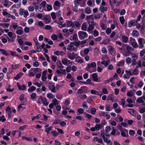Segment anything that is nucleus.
Listing matches in <instances>:
<instances>
[{
  "mask_svg": "<svg viewBox=\"0 0 145 145\" xmlns=\"http://www.w3.org/2000/svg\"><path fill=\"white\" fill-rule=\"evenodd\" d=\"M101 136L102 137L104 142L107 144L110 143L111 142V140L108 138L110 137V135L106 134L105 130L104 129L101 130Z\"/></svg>",
  "mask_w": 145,
  "mask_h": 145,
  "instance_id": "f257e3e1",
  "label": "nucleus"
},
{
  "mask_svg": "<svg viewBox=\"0 0 145 145\" xmlns=\"http://www.w3.org/2000/svg\"><path fill=\"white\" fill-rule=\"evenodd\" d=\"M96 67V63L95 62H92L90 64H88L87 66L86 67V69H87V70L90 73H91L93 72H95L96 71V69H95L93 71H90L88 70L91 67H92V68H94L95 67Z\"/></svg>",
  "mask_w": 145,
  "mask_h": 145,
  "instance_id": "f03ea898",
  "label": "nucleus"
},
{
  "mask_svg": "<svg viewBox=\"0 0 145 145\" xmlns=\"http://www.w3.org/2000/svg\"><path fill=\"white\" fill-rule=\"evenodd\" d=\"M78 35L80 39L81 40L87 38L88 36V35L87 33L83 31H78Z\"/></svg>",
  "mask_w": 145,
  "mask_h": 145,
  "instance_id": "7ed1b4c3",
  "label": "nucleus"
},
{
  "mask_svg": "<svg viewBox=\"0 0 145 145\" xmlns=\"http://www.w3.org/2000/svg\"><path fill=\"white\" fill-rule=\"evenodd\" d=\"M125 72L126 73H129L130 75H133L134 74L137 75L139 73V71L138 69L137 68L134 69L133 70V72H131V70L130 69L128 70H126Z\"/></svg>",
  "mask_w": 145,
  "mask_h": 145,
  "instance_id": "20e7f679",
  "label": "nucleus"
},
{
  "mask_svg": "<svg viewBox=\"0 0 145 145\" xmlns=\"http://www.w3.org/2000/svg\"><path fill=\"white\" fill-rule=\"evenodd\" d=\"M48 88L53 93H56V87L54 85V83H51L49 82L48 84Z\"/></svg>",
  "mask_w": 145,
  "mask_h": 145,
  "instance_id": "39448f33",
  "label": "nucleus"
},
{
  "mask_svg": "<svg viewBox=\"0 0 145 145\" xmlns=\"http://www.w3.org/2000/svg\"><path fill=\"white\" fill-rule=\"evenodd\" d=\"M39 99H40L42 101V103L45 106H47L48 104L49 103L46 101L47 99L45 97H43L42 96H40L39 98Z\"/></svg>",
  "mask_w": 145,
  "mask_h": 145,
  "instance_id": "423d86ee",
  "label": "nucleus"
},
{
  "mask_svg": "<svg viewBox=\"0 0 145 145\" xmlns=\"http://www.w3.org/2000/svg\"><path fill=\"white\" fill-rule=\"evenodd\" d=\"M74 6L72 7L73 10L75 12H76L78 11L77 7L79 6L80 3L76 2L75 3H74Z\"/></svg>",
  "mask_w": 145,
  "mask_h": 145,
  "instance_id": "0eeeda50",
  "label": "nucleus"
},
{
  "mask_svg": "<svg viewBox=\"0 0 145 145\" xmlns=\"http://www.w3.org/2000/svg\"><path fill=\"white\" fill-rule=\"evenodd\" d=\"M44 8L43 7H40L38 5H36L35 7V10L37 12H42L44 10Z\"/></svg>",
  "mask_w": 145,
  "mask_h": 145,
  "instance_id": "6e6552de",
  "label": "nucleus"
},
{
  "mask_svg": "<svg viewBox=\"0 0 145 145\" xmlns=\"http://www.w3.org/2000/svg\"><path fill=\"white\" fill-rule=\"evenodd\" d=\"M92 77L93 78V80L95 82H99L100 81H98V75L97 74L94 73L93 74L91 75Z\"/></svg>",
  "mask_w": 145,
  "mask_h": 145,
  "instance_id": "1a4fd4ad",
  "label": "nucleus"
},
{
  "mask_svg": "<svg viewBox=\"0 0 145 145\" xmlns=\"http://www.w3.org/2000/svg\"><path fill=\"white\" fill-rule=\"evenodd\" d=\"M108 50L111 55H112L113 54H114L115 53V49L111 46L108 47Z\"/></svg>",
  "mask_w": 145,
  "mask_h": 145,
  "instance_id": "9d476101",
  "label": "nucleus"
},
{
  "mask_svg": "<svg viewBox=\"0 0 145 145\" xmlns=\"http://www.w3.org/2000/svg\"><path fill=\"white\" fill-rule=\"evenodd\" d=\"M19 99L20 101L22 103H24L25 102L27 101L26 98H24V94H21L19 98Z\"/></svg>",
  "mask_w": 145,
  "mask_h": 145,
  "instance_id": "9b49d317",
  "label": "nucleus"
},
{
  "mask_svg": "<svg viewBox=\"0 0 145 145\" xmlns=\"http://www.w3.org/2000/svg\"><path fill=\"white\" fill-rule=\"evenodd\" d=\"M77 55L76 54H75L74 52H73L71 54V55L68 56V58L70 59L73 60Z\"/></svg>",
  "mask_w": 145,
  "mask_h": 145,
  "instance_id": "f8f14e48",
  "label": "nucleus"
},
{
  "mask_svg": "<svg viewBox=\"0 0 145 145\" xmlns=\"http://www.w3.org/2000/svg\"><path fill=\"white\" fill-rule=\"evenodd\" d=\"M54 54L57 56L60 55L61 56H63L65 55V53L62 51H57L54 52Z\"/></svg>",
  "mask_w": 145,
  "mask_h": 145,
  "instance_id": "ddd939ff",
  "label": "nucleus"
},
{
  "mask_svg": "<svg viewBox=\"0 0 145 145\" xmlns=\"http://www.w3.org/2000/svg\"><path fill=\"white\" fill-rule=\"evenodd\" d=\"M56 72L58 74H65L66 73L65 69H60L59 70H57Z\"/></svg>",
  "mask_w": 145,
  "mask_h": 145,
  "instance_id": "4468645a",
  "label": "nucleus"
},
{
  "mask_svg": "<svg viewBox=\"0 0 145 145\" xmlns=\"http://www.w3.org/2000/svg\"><path fill=\"white\" fill-rule=\"evenodd\" d=\"M136 20H133L130 21H129L128 22V25L129 27H131L133 25H135L136 24Z\"/></svg>",
  "mask_w": 145,
  "mask_h": 145,
  "instance_id": "2eb2a0df",
  "label": "nucleus"
},
{
  "mask_svg": "<svg viewBox=\"0 0 145 145\" xmlns=\"http://www.w3.org/2000/svg\"><path fill=\"white\" fill-rule=\"evenodd\" d=\"M17 85L18 88L20 90H24L25 89V86L24 85H23L22 87H21V86L19 84L18 82H17Z\"/></svg>",
  "mask_w": 145,
  "mask_h": 145,
  "instance_id": "dca6fc26",
  "label": "nucleus"
},
{
  "mask_svg": "<svg viewBox=\"0 0 145 145\" xmlns=\"http://www.w3.org/2000/svg\"><path fill=\"white\" fill-rule=\"evenodd\" d=\"M142 97L143 96H142V97L138 98L136 100V102L139 103H144V101Z\"/></svg>",
  "mask_w": 145,
  "mask_h": 145,
  "instance_id": "f3484780",
  "label": "nucleus"
},
{
  "mask_svg": "<svg viewBox=\"0 0 145 145\" xmlns=\"http://www.w3.org/2000/svg\"><path fill=\"white\" fill-rule=\"evenodd\" d=\"M114 95V93H112L111 94H109L107 97V100H111L112 101H113L114 100V99L113 98Z\"/></svg>",
  "mask_w": 145,
  "mask_h": 145,
  "instance_id": "a211bd4d",
  "label": "nucleus"
},
{
  "mask_svg": "<svg viewBox=\"0 0 145 145\" xmlns=\"http://www.w3.org/2000/svg\"><path fill=\"white\" fill-rule=\"evenodd\" d=\"M67 24L68 27H71L72 28L74 27V23L71 21H68L67 23Z\"/></svg>",
  "mask_w": 145,
  "mask_h": 145,
  "instance_id": "6ab92c4d",
  "label": "nucleus"
},
{
  "mask_svg": "<svg viewBox=\"0 0 145 145\" xmlns=\"http://www.w3.org/2000/svg\"><path fill=\"white\" fill-rule=\"evenodd\" d=\"M110 62L109 60L105 61H103L101 62V63L102 64L104 65L105 66L107 67L108 65L110 63Z\"/></svg>",
  "mask_w": 145,
  "mask_h": 145,
  "instance_id": "aec40b11",
  "label": "nucleus"
},
{
  "mask_svg": "<svg viewBox=\"0 0 145 145\" xmlns=\"http://www.w3.org/2000/svg\"><path fill=\"white\" fill-rule=\"evenodd\" d=\"M99 10L102 12H103L105 11H107L108 8L107 7H105L103 6H101L99 8Z\"/></svg>",
  "mask_w": 145,
  "mask_h": 145,
  "instance_id": "412c9836",
  "label": "nucleus"
},
{
  "mask_svg": "<svg viewBox=\"0 0 145 145\" xmlns=\"http://www.w3.org/2000/svg\"><path fill=\"white\" fill-rule=\"evenodd\" d=\"M52 103L55 106L59 104V101L56 98H54L52 100Z\"/></svg>",
  "mask_w": 145,
  "mask_h": 145,
  "instance_id": "4be33fe9",
  "label": "nucleus"
},
{
  "mask_svg": "<svg viewBox=\"0 0 145 145\" xmlns=\"http://www.w3.org/2000/svg\"><path fill=\"white\" fill-rule=\"evenodd\" d=\"M36 89V88L35 87L32 86L31 87V88H29L28 89V91L30 93H31L33 91H34Z\"/></svg>",
  "mask_w": 145,
  "mask_h": 145,
  "instance_id": "5701e85b",
  "label": "nucleus"
},
{
  "mask_svg": "<svg viewBox=\"0 0 145 145\" xmlns=\"http://www.w3.org/2000/svg\"><path fill=\"white\" fill-rule=\"evenodd\" d=\"M46 96L48 99H51L53 98L54 96L52 93L49 92L47 94Z\"/></svg>",
  "mask_w": 145,
  "mask_h": 145,
  "instance_id": "b1692460",
  "label": "nucleus"
},
{
  "mask_svg": "<svg viewBox=\"0 0 145 145\" xmlns=\"http://www.w3.org/2000/svg\"><path fill=\"white\" fill-rule=\"evenodd\" d=\"M138 32L137 30L133 31L132 35L133 37H136L139 35Z\"/></svg>",
  "mask_w": 145,
  "mask_h": 145,
  "instance_id": "393cba45",
  "label": "nucleus"
},
{
  "mask_svg": "<svg viewBox=\"0 0 145 145\" xmlns=\"http://www.w3.org/2000/svg\"><path fill=\"white\" fill-rule=\"evenodd\" d=\"M23 75V73L20 72L16 75V76L14 77V78L17 80H18Z\"/></svg>",
  "mask_w": 145,
  "mask_h": 145,
  "instance_id": "a878e982",
  "label": "nucleus"
},
{
  "mask_svg": "<svg viewBox=\"0 0 145 145\" xmlns=\"http://www.w3.org/2000/svg\"><path fill=\"white\" fill-rule=\"evenodd\" d=\"M72 44L73 45H75L76 46H78L80 44V41H78L75 42H71V44Z\"/></svg>",
  "mask_w": 145,
  "mask_h": 145,
  "instance_id": "bb28decb",
  "label": "nucleus"
},
{
  "mask_svg": "<svg viewBox=\"0 0 145 145\" xmlns=\"http://www.w3.org/2000/svg\"><path fill=\"white\" fill-rule=\"evenodd\" d=\"M102 126V124H97L95 126L96 129L97 130H99L101 128Z\"/></svg>",
  "mask_w": 145,
  "mask_h": 145,
  "instance_id": "cd10ccee",
  "label": "nucleus"
},
{
  "mask_svg": "<svg viewBox=\"0 0 145 145\" xmlns=\"http://www.w3.org/2000/svg\"><path fill=\"white\" fill-rule=\"evenodd\" d=\"M0 51L2 54H5L6 56H8L9 55L7 53V52L6 50L3 49H0Z\"/></svg>",
  "mask_w": 145,
  "mask_h": 145,
  "instance_id": "c85d7f7f",
  "label": "nucleus"
},
{
  "mask_svg": "<svg viewBox=\"0 0 145 145\" xmlns=\"http://www.w3.org/2000/svg\"><path fill=\"white\" fill-rule=\"evenodd\" d=\"M42 20H44V23L46 24L49 23L50 22L49 19L46 16L44 17Z\"/></svg>",
  "mask_w": 145,
  "mask_h": 145,
  "instance_id": "c756f323",
  "label": "nucleus"
},
{
  "mask_svg": "<svg viewBox=\"0 0 145 145\" xmlns=\"http://www.w3.org/2000/svg\"><path fill=\"white\" fill-rule=\"evenodd\" d=\"M128 112L132 115H133L136 113L134 109H129L128 110Z\"/></svg>",
  "mask_w": 145,
  "mask_h": 145,
  "instance_id": "7c9ffc66",
  "label": "nucleus"
},
{
  "mask_svg": "<svg viewBox=\"0 0 145 145\" xmlns=\"http://www.w3.org/2000/svg\"><path fill=\"white\" fill-rule=\"evenodd\" d=\"M22 140L25 139L26 140L28 141H32V139L31 137H25L23 136L22 137Z\"/></svg>",
  "mask_w": 145,
  "mask_h": 145,
  "instance_id": "2f4dec72",
  "label": "nucleus"
},
{
  "mask_svg": "<svg viewBox=\"0 0 145 145\" xmlns=\"http://www.w3.org/2000/svg\"><path fill=\"white\" fill-rule=\"evenodd\" d=\"M124 61L123 60H122L120 61H119L118 63L117 64V65L118 67H120L121 66H122L124 65Z\"/></svg>",
  "mask_w": 145,
  "mask_h": 145,
  "instance_id": "473e14b6",
  "label": "nucleus"
},
{
  "mask_svg": "<svg viewBox=\"0 0 145 145\" xmlns=\"http://www.w3.org/2000/svg\"><path fill=\"white\" fill-rule=\"evenodd\" d=\"M120 20L121 24L123 25L125 21V20L124 18V17L123 16H122L120 17L119 18Z\"/></svg>",
  "mask_w": 145,
  "mask_h": 145,
  "instance_id": "72a5a7b5",
  "label": "nucleus"
},
{
  "mask_svg": "<svg viewBox=\"0 0 145 145\" xmlns=\"http://www.w3.org/2000/svg\"><path fill=\"white\" fill-rule=\"evenodd\" d=\"M85 12L87 14H89L91 13V11L89 7H88L85 10Z\"/></svg>",
  "mask_w": 145,
  "mask_h": 145,
  "instance_id": "f704fd0d",
  "label": "nucleus"
},
{
  "mask_svg": "<svg viewBox=\"0 0 145 145\" xmlns=\"http://www.w3.org/2000/svg\"><path fill=\"white\" fill-rule=\"evenodd\" d=\"M122 40L125 43H127L128 42V37L125 35L123 36L122 38Z\"/></svg>",
  "mask_w": 145,
  "mask_h": 145,
  "instance_id": "c9c22d12",
  "label": "nucleus"
},
{
  "mask_svg": "<svg viewBox=\"0 0 145 145\" xmlns=\"http://www.w3.org/2000/svg\"><path fill=\"white\" fill-rule=\"evenodd\" d=\"M62 62L64 65L67 66L68 65L67 63V59H62Z\"/></svg>",
  "mask_w": 145,
  "mask_h": 145,
  "instance_id": "e433bc0d",
  "label": "nucleus"
},
{
  "mask_svg": "<svg viewBox=\"0 0 145 145\" xmlns=\"http://www.w3.org/2000/svg\"><path fill=\"white\" fill-rule=\"evenodd\" d=\"M90 93L93 94H95L96 95H99V92L96 90L92 89Z\"/></svg>",
  "mask_w": 145,
  "mask_h": 145,
  "instance_id": "4c0bfd02",
  "label": "nucleus"
},
{
  "mask_svg": "<svg viewBox=\"0 0 145 145\" xmlns=\"http://www.w3.org/2000/svg\"><path fill=\"white\" fill-rule=\"evenodd\" d=\"M52 127V126H50L48 128H46L45 129V131L47 134H48L49 132L51 130Z\"/></svg>",
  "mask_w": 145,
  "mask_h": 145,
  "instance_id": "58836bf2",
  "label": "nucleus"
},
{
  "mask_svg": "<svg viewBox=\"0 0 145 145\" xmlns=\"http://www.w3.org/2000/svg\"><path fill=\"white\" fill-rule=\"evenodd\" d=\"M87 28V26L84 23H83L81 26V29L83 31H86Z\"/></svg>",
  "mask_w": 145,
  "mask_h": 145,
  "instance_id": "ea45409f",
  "label": "nucleus"
},
{
  "mask_svg": "<svg viewBox=\"0 0 145 145\" xmlns=\"http://www.w3.org/2000/svg\"><path fill=\"white\" fill-rule=\"evenodd\" d=\"M46 3V2L45 1H43L39 5V6L44 8Z\"/></svg>",
  "mask_w": 145,
  "mask_h": 145,
  "instance_id": "a19ab883",
  "label": "nucleus"
},
{
  "mask_svg": "<svg viewBox=\"0 0 145 145\" xmlns=\"http://www.w3.org/2000/svg\"><path fill=\"white\" fill-rule=\"evenodd\" d=\"M92 34L94 37H97L99 35V32L96 30H95L93 32Z\"/></svg>",
  "mask_w": 145,
  "mask_h": 145,
  "instance_id": "79ce46f5",
  "label": "nucleus"
},
{
  "mask_svg": "<svg viewBox=\"0 0 145 145\" xmlns=\"http://www.w3.org/2000/svg\"><path fill=\"white\" fill-rule=\"evenodd\" d=\"M6 120V119L4 116L2 115L1 116H0V121H1L2 122H3L5 121Z\"/></svg>",
  "mask_w": 145,
  "mask_h": 145,
  "instance_id": "37998d69",
  "label": "nucleus"
},
{
  "mask_svg": "<svg viewBox=\"0 0 145 145\" xmlns=\"http://www.w3.org/2000/svg\"><path fill=\"white\" fill-rule=\"evenodd\" d=\"M17 34L19 35H21L23 33V31L21 29L17 30L16 32Z\"/></svg>",
  "mask_w": 145,
  "mask_h": 145,
  "instance_id": "c03bdc74",
  "label": "nucleus"
},
{
  "mask_svg": "<svg viewBox=\"0 0 145 145\" xmlns=\"http://www.w3.org/2000/svg\"><path fill=\"white\" fill-rule=\"evenodd\" d=\"M9 2V1L8 0H6L3 2V4L5 7H7L8 5V4Z\"/></svg>",
  "mask_w": 145,
  "mask_h": 145,
  "instance_id": "a18cd8bd",
  "label": "nucleus"
},
{
  "mask_svg": "<svg viewBox=\"0 0 145 145\" xmlns=\"http://www.w3.org/2000/svg\"><path fill=\"white\" fill-rule=\"evenodd\" d=\"M73 46V45L72 44H71V42H70L69 44L67 46V49L68 50H71Z\"/></svg>",
  "mask_w": 145,
  "mask_h": 145,
  "instance_id": "49530a36",
  "label": "nucleus"
},
{
  "mask_svg": "<svg viewBox=\"0 0 145 145\" xmlns=\"http://www.w3.org/2000/svg\"><path fill=\"white\" fill-rule=\"evenodd\" d=\"M131 53V52L130 51L127 50L124 55L125 56H129Z\"/></svg>",
  "mask_w": 145,
  "mask_h": 145,
  "instance_id": "de8ad7c7",
  "label": "nucleus"
},
{
  "mask_svg": "<svg viewBox=\"0 0 145 145\" xmlns=\"http://www.w3.org/2000/svg\"><path fill=\"white\" fill-rule=\"evenodd\" d=\"M110 42L108 39H106L103 40L102 42V43L105 45H107Z\"/></svg>",
  "mask_w": 145,
  "mask_h": 145,
  "instance_id": "09e8293b",
  "label": "nucleus"
},
{
  "mask_svg": "<svg viewBox=\"0 0 145 145\" xmlns=\"http://www.w3.org/2000/svg\"><path fill=\"white\" fill-rule=\"evenodd\" d=\"M18 67L19 65L18 64H16L15 65H13L11 66V68L13 69H16Z\"/></svg>",
  "mask_w": 145,
  "mask_h": 145,
  "instance_id": "8fccbe9b",
  "label": "nucleus"
},
{
  "mask_svg": "<svg viewBox=\"0 0 145 145\" xmlns=\"http://www.w3.org/2000/svg\"><path fill=\"white\" fill-rule=\"evenodd\" d=\"M110 128L109 126H107L105 128V133H108L110 131Z\"/></svg>",
  "mask_w": 145,
  "mask_h": 145,
  "instance_id": "3c124183",
  "label": "nucleus"
},
{
  "mask_svg": "<svg viewBox=\"0 0 145 145\" xmlns=\"http://www.w3.org/2000/svg\"><path fill=\"white\" fill-rule=\"evenodd\" d=\"M101 27L103 29V30H105L106 29V25L105 24L103 23H102L101 26Z\"/></svg>",
  "mask_w": 145,
  "mask_h": 145,
  "instance_id": "603ef678",
  "label": "nucleus"
},
{
  "mask_svg": "<svg viewBox=\"0 0 145 145\" xmlns=\"http://www.w3.org/2000/svg\"><path fill=\"white\" fill-rule=\"evenodd\" d=\"M78 112L80 114H82L84 113V110L82 108H80L77 110Z\"/></svg>",
  "mask_w": 145,
  "mask_h": 145,
  "instance_id": "864d4df0",
  "label": "nucleus"
},
{
  "mask_svg": "<svg viewBox=\"0 0 145 145\" xmlns=\"http://www.w3.org/2000/svg\"><path fill=\"white\" fill-rule=\"evenodd\" d=\"M51 39L53 40H56L57 39V37L56 35L55 34L51 36Z\"/></svg>",
  "mask_w": 145,
  "mask_h": 145,
  "instance_id": "5fc2aeb1",
  "label": "nucleus"
},
{
  "mask_svg": "<svg viewBox=\"0 0 145 145\" xmlns=\"http://www.w3.org/2000/svg\"><path fill=\"white\" fill-rule=\"evenodd\" d=\"M83 92V89L80 88L79 89L77 92V94H81Z\"/></svg>",
  "mask_w": 145,
  "mask_h": 145,
  "instance_id": "6e6d98bb",
  "label": "nucleus"
},
{
  "mask_svg": "<svg viewBox=\"0 0 145 145\" xmlns=\"http://www.w3.org/2000/svg\"><path fill=\"white\" fill-rule=\"evenodd\" d=\"M94 29V27L91 25H89L88 28V30L89 31H91Z\"/></svg>",
  "mask_w": 145,
  "mask_h": 145,
  "instance_id": "4d7b16f0",
  "label": "nucleus"
},
{
  "mask_svg": "<svg viewBox=\"0 0 145 145\" xmlns=\"http://www.w3.org/2000/svg\"><path fill=\"white\" fill-rule=\"evenodd\" d=\"M82 106L83 108H85L86 109L88 108V106L86 104V102H83Z\"/></svg>",
  "mask_w": 145,
  "mask_h": 145,
  "instance_id": "13d9d810",
  "label": "nucleus"
},
{
  "mask_svg": "<svg viewBox=\"0 0 145 145\" xmlns=\"http://www.w3.org/2000/svg\"><path fill=\"white\" fill-rule=\"evenodd\" d=\"M65 104L66 105H68L70 103V101L69 99H65Z\"/></svg>",
  "mask_w": 145,
  "mask_h": 145,
  "instance_id": "bf43d9fd",
  "label": "nucleus"
},
{
  "mask_svg": "<svg viewBox=\"0 0 145 145\" xmlns=\"http://www.w3.org/2000/svg\"><path fill=\"white\" fill-rule=\"evenodd\" d=\"M30 96L32 99H35L37 97V95L35 93H33L30 95Z\"/></svg>",
  "mask_w": 145,
  "mask_h": 145,
  "instance_id": "052dcab7",
  "label": "nucleus"
},
{
  "mask_svg": "<svg viewBox=\"0 0 145 145\" xmlns=\"http://www.w3.org/2000/svg\"><path fill=\"white\" fill-rule=\"evenodd\" d=\"M131 59L129 57H127L126 59V61L127 63L128 64H130L131 62Z\"/></svg>",
  "mask_w": 145,
  "mask_h": 145,
  "instance_id": "680f3d73",
  "label": "nucleus"
},
{
  "mask_svg": "<svg viewBox=\"0 0 145 145\" xmlns=\"http://www.w3.org/2000/svg\"><path fill=\"white\" fill-rule=\"evenodd\" d=\"M28 9L30 11H33L34 10V8L32 6H29L28 7Z\"/></svg>",
  "mask_w": 145,
  "mask_h": 145,
  "instance_id": "e2e57ef3",
  "label": "nucleus"
},
{
  "mask_svg": "<svg viewBox=\"0 0 145 145\" xmlns=\"http://www.w3.org/2000/svg\"><path fill=\"white\" fill-rule=\"evenodd\" d=\"M96 109L94 108H92L91 110V113L92 114H95L96 112Z\"/></svg>",
  "mask_w": 145,
  "mask_h": 145,
  "instance_id": "0e129e2a",
  "label": "nucleus"
},
{
  "mask_svg": "<svg viewBox=\"0 0 145 145\" xmlns=\"http://www.w3.org/2000/svg\"><path fill=\"white\" fill-rule=\"evenodd\" d=\"M51 15L53 19H54L56 18V16L55 12H52Z\"/></svg>",
  "mask_w": 145,
  "mask_h": 145,
  "instance_id": "69168bd1",
  "label": "nucleus"
},
{
  "mask_svg": "<svg viewBox=\"0 0 145 145\" xmlns=\"http://www.w3.org/2000/svg\"><path fill=\"white\" fill-rule=\"evenodd\" d=\"M135 133V131L133 130H130L129 131V134L130 135L133 136Z\"/></svg>",
  "mask_w": 145,
  "mask_h": 145,
  "instance_id": "338daca9",
  "label": "nucleus"
},
{
  "mask_svg": "<svg viewBox=\"0 0 145 145\" xmlns=\"http://www.w3.org/2000/svg\"><path fill=\"white\" fill-rule=\"evenodd\" d=\"M145 53V50L143 49L140 52V54L141 57L143 56Z\"/></svg>",
  "mask_w": 145,
  "mask_h": 145,
  "instance_id": "774afa93",
  "label": "nucleus"
}]
</instances>
